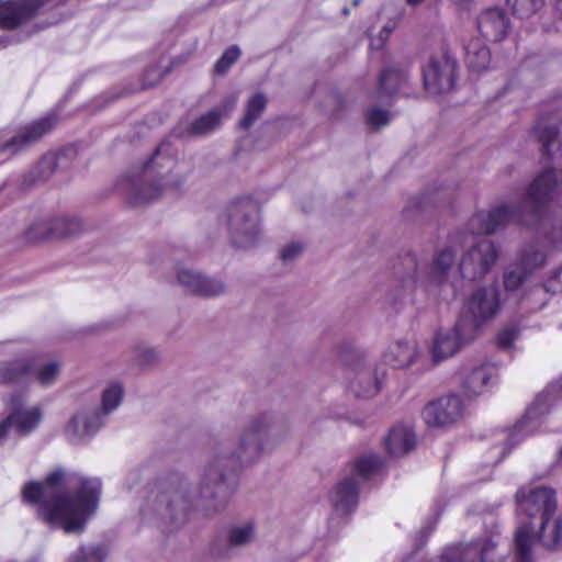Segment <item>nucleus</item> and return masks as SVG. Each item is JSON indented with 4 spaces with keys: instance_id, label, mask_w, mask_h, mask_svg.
Returning <instances> with one entry per match:
<instances>
[{
    "instance_id": "nucleus-13",
    "label": "nucleus",
    "mask_w": 562,
    "mask_h": 562,
    "mask_svg": "<svg viewBox=\"0 0 562 562\" xmlns=\"http://www.w3.org/2000/svg\"><path fill=\"white\" fill-rule=\"evenodd\" d=\"M462 413V400L451 394L428 403L422 411V417L430 427H443L458 422Z\"/></svg>"
},
{
    "instance_id": "nucleus-31",
    "label": "nucleus",
    "mask_w": 562,
    "mask_h": 562,
    "mask_svg": "<svg viewBox=\"0 0 562 562\" xmlns=\"http://www.w3.org/2000/svg\"><path fill=\"white\" fill-rule=\"evenodd\" d=\"M454 261V252L450 248L442 249L435 258L430 269V280L441 284Z\"/></svg>"
},
{
    "instance_id": "nucleus-40",
    "label": "nucleus",
    "mask_w": 562,
    "mask_h": 562,
    "mask_svg": "<svg viewBox=\"0 0 562 562\" xmlns=\"http://www.w3.org/2000/svg\"><path fill=\"white\" fill-rule=\"evenodd\" d=\"M104 551L101 547H80L70 558V562H102Z\"/></svg>"
},
{
    "instance_id": "nucleus-44",
    "label": "nucleus",
    "mask_w": 562,
    "mask_h": 562,
    "mask_svg": "<svg viewBox=\"0 0 562 562\" xmlns=\"http://www.w3.org/2000/svg\"><path fill=\"white\" fill-rule=\"evenodd\" d=\"M367 123L368 125L379 128L381 126H384L389 124L390 122V115L389 111L380 109V108H372L368 110L366 114Z\"/></svg>"
},
{
    "instance_id": "nucleus-37",
    "label": "nucleus",
    "mask_w": 562,
    "mask_h": 562,
    "mask_svg": "<svg viewBox=\"0 0 562 562\" xmlns=\"http://www.w3.org/2000/svg\"><path fill=\"white\" fill-rule=\"evenodd\" d=\"M508 2L512 4L513 13L520 19L530 18L544 5V0H508Z\"/></svg>"
},
{
    "instance_id": "nucleus-36",
    "label": "nucleus",
    "mask_w": 562,
    "mask_h": 562,
    "mask_svg": "<svg viewBox=\"0 0 562 562\" xmlns=\"http://www.w3.org/2000/svg\"><path fill=\"white\" fill-rule=\"evenodd\" d=\"M240 54L241 52L237 45L227 47L214 64L213 74L215 76L225 75L229 68L239 59Z\"/></svg>"
},
{
    "instance_id": "nucleus-15",
    "label": "nucleus",
    "mask_w": 562,
    "mask_h": 562,
    "mask_svg": "<svg viewBox=\"0 0 562 562\" xmlns=\"http://www.w3.org/2000/svg\"><path fill=\"white\" fill-rule=\"evenodd\" d=\"M510 29L507 13L501 8H488L477 18V30L490 42L503 41Z\"/></svg>"
},
{
    "instance_id": "nucleus-52",
    "label": "nucleus",
    "mask_w": 562,
    "mask_h": 562,
    "mask_svg": "<svg viewBox=\"0 0 562 562\" xmlns=\"http://www.w3.org/2000/svg\"><path fill=\"white\" fill-rule=\"evenodd\" d=\"M225 482V475L224 473H220L217 481L215 482L216 485H221Z\"/></svg>"
},
{
    "instance_id": "nucleus-41",
    "label": "nucleus",
    "mask_w": 562,
    "mask_h": 562,
    "mask_svg": "<svg viewBox=\"0 0 562 562\" xmlns=\"http://www.w3.org/2000/svg\"><path fill=\"white\" fill-rule=\"evenodd\" d=\"M360 384H361V381H359V382L352 381L350 383V389H351L352 393L355 394L356 397H359V398H370V397L374 396L375 394H378V392L381 390V381L378 378H375V380L373 382L367 381L366 385L363 387L360 386Z\"/></svg>"
},
{
    "instance_id": "nucleus-21",
    "label": "nucleus",
    "mask_w": 562,
    "mask_h": 562,
    "mask_svg": "<svg viewBox=\"0 0 562 562\" xmlns=\"http://www.w3.org/2000/svg\"><path fill=\"white\" fill-rule=\"evenodd\" d=\"M43 418L41 407L34 406L27 409L16 408L8 415L14 431L19 436H27L38 427Z\"/></svg>"
},
{
    "instance_id": "nucleus-55",
    "label": "nucleus",
    "mask_w": 562,
    "mask_h": 562,
    "mask_svg": "<svg viewBox=\"0 0 562 562\" xmlns=\"http://www.w3.org/2000/svg\"><path fill=\"white\" fill-rule=\"evenodd\" d=\"M555 278L557 279L562 278V267L555 272Z\"/></svg>"
},
{
    "instance_id": "nucleus-57",
    "label": "nucleus",
    "mask_w": 562,
    "mask_h": 562,
    "mask_svg": "<svg viewBox=\"0 0 562 562\" xmlns=\"http://www.w3.org/2000/svg\"><path fill=\"white\" fill-rule=\"evenodd\" d=\"M212 470H213V467L211 465V467L209 468V470H207V474H206V475H210V474H211V472H212Z\"/></svg>"
},
{
    "instance_id": "nucleus-46",
    "label": "nucleus",
    "mask_w": 562,
    "mask_h": 562,
    "mask_svg": "<svg viewBox=\"0 0 562 562\" xmlns=\"http://www.w3.org/2000/svg\"><path fill=\"white\" fill-rule=\"evenodd\" d=\"M303 251V245L300 243H291L281 250V259L288 261L294 259Z\"/></svg>"
},
{
    "instance_id": "nucleus-61",
    "label": "nucleus",
    "mask_w": 562,
    "mask_h": 562,
    "mask_svg": "<svg viewBox=\"0 0 562 562\" xmlns=\"http://www.w3.org/2000/svg\"><path fill=\"white\" fill-rule=\"evenodd\" d=\"M349 10L348 9H344V14H348Z\"/></svg>"
},
{
    "instance_id": "nucleus-20",
    "label": "nucleus",
    "mask_w": 562,
    "mask_h": 562,
    "mask_svg": "<svg viewBox=\"0 0 562 562\" xmlns=\"http://www.w3.org/2000/svg\"><path fill=\"white\" fill-rule=\"evenodd\" d=\"M540 527L520 521L515 532V562H532V546L536 540L540 542Z\"/></svg>"
},
{
    "instance_id": "nucleus-25",
    "label": "nucleus",
    "mask_w": 562,
    "mask_h": 562,
    "mask_svg": "<svg viewBox=\"0 0 562 562\" xmlns=\"http://www.w3.org/2000/svg\"><path fill=\"white\" fill-rule=\"evenodd\" d=\"M464 60L473 71L480 72L490 64L491 52L486 44L479 37L470 40L464 45Z\"/></svg>"
},
{
    "instance_id": "nucleus-6",
    "label": "nucleus",
    "mask_w": 562,
    "mask_h": 562,
    "mask_svg": "<svg viewBox=\"0 0 562 562\" xmlns=\"http://www.w3.org/2000/svg\"><path fill=\"white\" fill-rule=\"evenodd\" d=\"M499 540L498 526L492 524L482 537L472 540L465 548H448L437 562H503L504 555L498 550Z\"/></svg>"
},
{
    "instance_id": "nucleus-54",
    "label": "nucleus",
    "mask_w": 562,
    "mask_h": 562,
    "mask_svg": "<svg viewBox=\"0 0 562 562\" xmlns=\"http://www.w3.org/2000/svg\"><path fill=\"white\" fill-rule=\"evenodd\" d=\"M390 33H391V30H390V29L384 27V29L382 30V32H381V35H383V34H384L385 38H387V37H389V35H390Z\"/></svg>"
},
{
    "instance_id": "nucleus-56",
    "label": "nucleus",
    "mask_w": 562,
    "mask_h": 562,
    "mask_svg": "<svg viewBox=\"0 0 562 562\" xmlns=\"http://www.w3.org/2000/svg\"><path fill=\"white\" fill-rule=\"evenodd\" d=\"M531 414H532V408H529V409L526 412L525 417H529Z\"/></svg>"
},
{
    "instance_id": "nucleus-26",
    "label": "nucleus",
    "mask_w": 562,
    "mask_h": 562,
    "mask_svg": "<svg viewBox=\"0 0 562 562\" xmlns=\"http://www.w3.org/2000/svg\"><path fill=\"white\" fill-rule=\"evenodd\" d=\"M417 356V349L414 344L407 341H396L392 344L389 350L383 355V361L394 369H402L409 366Z\"/></svg>"
},
{
    "instance_id": "nucleus-28",
    "label": "nucleus",
    "mask_w": 562,
    "mask_h": 562,
    "mask_svg": "<svg viewBox=\"0 0 562 562\" xmlns=\"http://www.w3.org/2000/svg\"><path fill=\"white\" fill-rule=\"evenodd\" d=\"M384 467V460L378 454H364L357 458L351 463V471L361 479H369L379 473Z\"/></svg>"
},
{
    "instance_id": "nucleus-8",
    "label": "nucleus",
    "mask_w": 562,
    "mask_h": 562,
    "mask_svg": "<svg viewBox=\"0 0 562 562\" xmlns=\"http://www.w3.org/2000/svg\"><path fill=\"white\" fill-rule=\"evenodd\" d=\"M81 231L82 223L76 217L42 218L32 223L25 229L23 239L25 244L33 245L71 237Z\"/></svg>"
},
{
    "instance_id": "nucleus-30",
    "label": "nucleus",
    "mask_w": 562,
    "mask_h": 562,
    "mask_svg": "<svg viewBox=\"0 0 562 562\" xmlns=\"http://www.w3.org/2000/svg\"><path fill=\"white\" fill-rule=\"evenodd\" d=\"M266 108V95L261 92L254 94L247 102L245 114L239 121V127L248 130L261 116Z\"/></svg>"
},
{
    "instance_id": "nucleus-14",
    "label": "nucleus",
    "mask_w": 562,
    "mask_h": 562,
    "mask_svg": "<svg viewBox=\"0 0 562 562\" xmlns=\"http://www.w3.org/2000/svg\"><path fill=\"white\" fill-rule=\"evenodd\" d=\"M467 317H459L453 328L447 333L438 331L431 348L434 363L453 356L464 344L474 338L467 337Z\"/></svg>"
},
{
    "instance_id": "nucleus-7",
    "label": "nucleus",
    "mask_w": 562,
    "mask_h": 562,
    "mask_svg": "<svg viewBox=\"0 0 562 562\" xmlns=\"http://www.w3.org/2000/svg\"><path fill=\"white\" fill-rule=\"evenodd\" d=\"M501 308L499 291L496 285L476 289L467 304V337L475 338L482 326L492 319Z\"/></svg>"
},
{
    "instance_id": "nucleus-3",
    "label": "nucleus",
    "mask_w": 562,
    "mask_h": 562,
    "mask_svg": "<svg viewBox=\"0 0 562 562\" xmlns=\"http://www.w3.org/2000/svg\"><path fill=\"white\" fill-rule=\"evenodd\" d=\"M177 158L169 143H161L136 175L120 179L117 189L122 190L131 206H140L160 198L165 192H179L182 181L173 179L171 172Z\"/></svg>"
},
{
    "instance_id": "nucleus-17",
    "label": "nucleus",
    "mask_w": 562,
    "mask_h": 562,
    "mask_svg": "<svg viewBox=\"0 0 562 562\" xmlns=\"http://www.w3.org/2000/svg\"><path fill=\"white\" fill-rule=\"evenodd\" d=\"M177 278L180 284L196 295L215 296L224 291V284L221 281L191 270H180Z\"/></svg>"
},
{
    "instance_id": "nucleus-38",
    "label": "nucleus",
    "mask_w": 562,
    "mask_h": 562,
    "mask_svg": "<svg viewBox=\"0 0 562 562\" xmlns=\"http://www.w3.org/2000/svg\"><path fill=\"white\" fill-rule=\"evenodd\" d=\"M98 415L83 416L81 414L75 415L67 426V431L76 436H89L92 432V420H97Z\"/></svg>"
},
{
    "instance_id": "nucleus-60",
    "label": "nucleus",
    "mask_w": 562,
    "mask_h": 562,
    "mask_svg": "<svg viewBox=\"0 0 562 562\" xmlns=\"http://www.w3.org/2000/svg\"><path fill=\"white\" fill-rule=\"evenodd\" d=\"M546 304H547L546 302L541 303L539 308H542L543 306H546Z\"/></svg>"
},
{
    "instance_id": "nucleus-22",
    "label": "nucleus",
    "mask_w": 562,
    "mask_h": 562,
    "mask_svg": "<svg viewBox=\"0 0 562 562\" xmlns=\"http://www.w3.org/2000/svg\"><path fill=\"white\" fill-rule=\"evenodd\" d=\"M407 82V70L389 67L381 71L378 85V99L392 98Z\"/></svg>"
},
{
    "instance_id": "nucleus-58",
    "label": "nucleus",
    "mask_w": 562,
    "mask_h": 562,
    "mask_svg": "<svg viewBox=\"0 0 562 562\" xmlns=\"http://www.w3.org/2000/svg\"><path fill=\"white\" fill-rule=\"evenodd\" d=\"M360 0H353V5H358Z\"/></svg>"
},
{
    "instance_id": "nucleus-24",
    "label": "nucleus",
    "mask_w": 562,
    "mask_h": 562,
    "mask_svg": "<svg viewBox=\"0 0 562 562\" xmlns=\"http://www.w3.org/2000/svg\"><path fill=\"white\" fill-rule=\"evenodd\" d=\"M533 133L537 140L541 144V154L546 159H552L553 150L560 149V126L558 123L546 124L543 119H540L533 126Z\"/></svg>"
},
{
    "instance_id": "nucleus-35",
    "label": "nucleus",
    "mask_w": 562,
    "mask_h": 562,
    "mask_svg": "<svg viewBox=\"0 0 562 562\" xmlns=\"http://www.w3.org/2000/svg\"><path fill=\"white\" fill-rule=\"evenodd\" d=\"M519 336L520 326L518 324L506 325L497 331L495 336V345L501 350L513 349Z\"/></svg>"
},
{
    "instance_id": "nucleus-19",
    "label": "nucleus",
    "mask_w": 562,
    "mask_h": 562,
    "mask_svg": "<svg viewBox=\"0 0 562 562\" xmlns=\"http://www.w3.org/2000/svg\"><path fill=\"white\" fill-rule=\"evenodd\" d=\"M384 445L390 456L402 457L415 448V434L409 427L403 425L394 426L389 431Z\"/></svg>"
},
{
    "instance_id": "nucleus-9",
    "label": "nucleus",
    "mask_w": 562,
    "mask_h": 562,
    "mask_svg": "<svg viewBox=\"0 0 562 562\" xmlns=\"http://www.w3.org/2000/svg\"><path fill=\"white\" fill-rule=\"evenodd\" d=\"M458 64L447 52L431 56L423 68V81L431 94L447 93L453 89L457 80Z\"/></svg>"
},
{
    "instance_id": "nucleus-23",
    "label": "nucleus",
    "mask_w": 562,
    "mask_h": 562,
    "mask_svg": "<svg viewBox=\"0 0 562 562\" xmlns=\"http://www.w3.org/2000/svg\"><path fill=\"white\" fill-rule=\"evenodd\" d=\"M33 363L27 359L4 362L0 366V384H23L33 373Z\"/></svg>"
},
{
    "instance_id": "nucleus-47",
    "label": "nucleus",
    "mask_w": 562,
    "mask_h": 562,
    "mask_svg": "<svg viewBox=\"0 0 562 562\" xmlns=\"http://www.w3.org/2000/svg\"><path fill=\"white\" fill-rule=\"evenodd\" d=\"M169 69L165 70V71H160L158 68H150L146 71V76L147 75H154V80H147L145 79L143 81V85H142V90H145V89H148V88H151L154 87L156 83H158L160 81V79L168 72Z\"/></svg>"
},
{
    "instance_id": "nucleus-50",
    "label": "nucleus",
    "mask_w": 562,
    "mask_h": 562,
    "mask_svg": "<svg viewBox=\"0 0 562 562\" xmlns=\"http://www.w3.org/2000/svg\"><path fill=\"white\" fill-rule=\"evenodd\" d=\"M550 292V289L547 284H537L530 289V293L532 295H538L540 293H548Z\"/></svg>"
},
{
    "instance_id": "nucleus-53",
    "label": "nucleus",
    "mask_w": 562,
    "mask_h": 562,
    "mask_svg": "<svg viewBox=\"0 0 562 562\" xmlns=\"http://www.w3.org/2000/svg\"><path fill=\"white\" fill-rule=\"evenodd\" d=\"M408 4L417 5L422 3L424 0H406Z\"/></svg>"
},
{
    "instance_id": "nucleus-45",
    "label": "nucleus",
    "mask_w": 562,
    "mask_h": 562,
    "mask_svg": "<svg viewBox=\"0 0 562 562\" xmlns=\"http://www.w3.org/2000/svg\"><path fill=\"white\" fill-rule=\"evenodd\" d=\"M402 263L404 266H406V271H405V276L403 277V281H405L406 278H408L413 283L416 284L418 282V277H417L418 263H417L416 257L412 254H406L402 258Z\"/></svg>"
},
{
    "instance_id": "nucleus-1",
    "label": "nucleus",
    "mask_w": 562,
    "mask_h": 562,
    "mask_svg": "<svg viewBox=\"0 0 562 562\" xmlns=\"http://www.w3.org/2000/svg\"><path fill=\"white\" fill-rule=\"evenodd\" d=\"M101 482L55 469L43 481H29L21 491L24 504L36 506V519L49 529L81 533L99 505Z\"/></svg>"
},
{
    "instance_id": "nucleus-32",
    "label": "nucleus",
    "mask_w": 562,
    "mask_h": 562,
    "mask_svg": "<svg viewBox=\"0 0 562 562\" xmlns=\"http://www.w3.org/2000/svg\"><path fill=\"white\" fill-rule=\"evenodd\" d=\"M222 113L220 110H211L195 119L189 126L191 135H204L220 125Z\"/></svg>"
},
{
    "instance_id": "nucleus-11",
    "label": "nucleus",
    "mask_w": 562,
    "mask_h": 562,
    "mask_svg": "<svg viewBox=\"0 0 562 562\" xmlns=\"http://www.w3.org/2000/svg\"><path fill=\"white\" fill-rule=\"evenodd\" d=\"M497 258L495 245L491 240H481L462 256L459 271L463 278L482 277L492 269Z\"/></svg>"
},
{
    "instance_id": "nucleus-10",
    "label": "nucleus",
    "mask_w": 562,
    "mask_h": 562,
    "mask_svg": "<svg viewBox=\"0 0 562 562\" xmlns=\"http://www.w3.org/2000/svg\"><path fill=\"white\" fill-rule=\"evenodd\" d=\"M58 116L48 114L21 126L16 134L0 146V154L11 157L25 150L49 134L57 125Z\"/></svg>"
},
{
    "instance_id": "nucleus-39",
    "label": "nucleus",
    "mask_w": 562,
    "mask_h": 562,
    "mask_svg": "<svg viewBox=\"0 0 562 562\" xmlns=\"http://www.w3.org/2000/svg\"><path fill=\"white\" fill-rule=\"evenodd\" d=\"M123 398V387L120 384H112L102 394V411L108 414L115 409Z\"/></svg>"
},
{
    "instance_id": "nucleus-42",
    "label": "nucleus",
    "mask_w": 562,
    "mask_h": 562,
    "mask_svg": "<svg viewBox=\"0 0 562 562\" xmlns=\"http://www.w3.org/2000/svg\"><path fill=\"white\" fill-rule=\"evenodd\" d=\"M254 536V525L247 524L244 527L232 528L228 533V541L233 546L246 543Z\"/></svg>"
},
{
    "instance_id": "nucleus-33",
    "label": "nucleus",
    "mask_w": 562,
    "mask_h": 562,
    "mask_svg": "<svg viewBox=\"0 0 562 562\" xmlns=\"http://www.w3.org/2000/svg\"><path fill=\"white\" fill-rule=\"evenodd\" d=\"M546 261L547 257L544 252L536 249H526L520 254L515 263L524 269V271H528V274L531 276L533 271L542 267Z\"/></svg>"
},
{
    "instance_id": "nucleus-5",
    "label": "nucleus",
    "mask_w": 562,
    "mask_h": 562,
    "mask_svg": "<svg viewBox=\"0 0 562 562\" xmlns=\"http://www.w3.org/2000/svg\"><path fill=\"white\" fill-rule=\"evenodd\" d=\"M227 225L234 247L247 249L259 238V205L251 196L234 200L227 207Z\"/></svg>"
},
{
    "instance_id": "nucleus-18",
    "label": "nucleus",
    "mask_w": 562,
    "mask_h": 562,
    "mask_svg": "<svg viewBox=\"0 0 562 562\" xmlns=\"http://www.w3.org/2000/svg\"><path fill=\"white\" fill-rule=\"evenodd\" d=\"M358 499L359 486L353 477H346L340 481L330 494L334 509L342 515L353 512L358 505Z\"/></svg>"
},
{
    "instance_id": "nucleus-4",
    "label": "nucleus",
    "mask_w": 562,
    "mask_h": 562,
    "mask_svg": "<svg viewBox=\"0 0 562 562\" xmlns=\"http://www.w3.org/2000/svg\"><path fill=\"white\" fill-rule=\"evenodd\" d=\"M517 514L526 518V524L540 527V543L555 550L562 547V518L555 517V492L551 488L539 486L532 488H519L515 495Z\"/></svg>"
},
{
    "instance_id": "nucleus-51",
    "label": "nucleus",
    "mask_w": 562,
    "mask_h": 562,
    "mask_svg": "<svg viewBox=\"0 0 562 562\" xmlns=\"http://www.w3.org/2000/svg\"><path fill=\"white\" fill-rule=\"evenodd\" d=\"M555 9L557 11L559 12V14L561 15L562 18V0H557L555 2Z\"/></svg>"
},
{
    "instance_id": "nucleus-27",
    "label": "nucleus",
    "mask_w": 562,
    "mask_h": 562,
    "mask_svg": "<svg viewBox=\"0 0 562 562\" xmlns=\"http://www.w3.org/2000/svg\"><path fill=\"white\" fill-rule=\"evenodd\" d=\"M267 416L262 415L251 424L250 428L247 429L240 440V449L245 452L249 447H254L256 456H260L262 452L261 435L267 427Z\"/></svg>"
},
{
    "instance_id": "nucleus-48",
    "label": "nucleus",
    "mask_w": 562,
    "mask_h": 562,
    "mask_svg": "<svg viewBox=\"0 0 562 562\" xmlns=\"http://www.w3.org/2000/svg\"><path fill=\"white\" fill-rule=\"evenodd\" d=\"M139 362L140 364H149L154 361L156 358V353L153 349H146L143 351V353L139 356Z\"/></svg>"
},
{
    "instance_id": "nucleus-2",
    "label": "nucleus",
    "mask_w": 562,
    "mask_h": 562,
    "mask_svg": "<svg viewBox=\"0 0 562 562\" xmlns=\"http://www.w3.org/2000/svg\"><path fill=\"white\" fill-rule=\"evenodd\" d=\"M560 172L553 168L546 169L530 183L527 201L522 207L513 209L499 205L487 213L480 211L471 220L476 234L490 235L505 227L514 217L520 225H531L539 222L552 200L559 186Z\"/></svg>"
},
{
    "instance_id": "nucleus-59",
    "label": "nucleus",
    "mask_w": 562,
    "mask_h": 562,
    "mask_svg": "<svg viewBox=\"0 0 562 562\" xmlns=\"http://www.w3.org/2000/svg\"><path fill=\"white\" fill-rule=\"evenodd\" d=\"M559 457L562 458V447L559 450Z\"/></svg>"
},
{
    "instance_id": "nucleus-12",
    "label": "nucleus",
    "mask_w": 562,
    "mask_h": 562,
    "mask_svg": "<svg viewBox=\"0 0 562 562\" xmlns=\"http://www.w3.org/2000/svg\"><path fill=\"white\" fill-rule=\"evenodd\" d=\"M52 0H1L0 27L13 31L35 18Z\"/></svg>"
},
{
    "instance_id": "nucleus-34",
    "label": "nucleus",
    "mask_w": 562,
    "mask_h": 562,
    "mask_svg": "<svg viewBox=\"0 0 562 562\" xmlns=\"http://www.w3.org/2000/svg\"><path fill=\"white\" fill-rule=\"evenodd\" d=\"M529 278L528 271H524V269L515 263L503 273L504 289L507 292H515L519 290Z\"/></svg>"
},
{
    "instance_id": "nucleus-49",
    "label": "nucleus",
    "mask_w": 562,
    "mask_h": 562,
    "mask_svg": "<svg viewBox=\"0 0 562 562\" xmlns=\"http://www.w3.org/2000/svg\"><path fill=\"white\" fill-rule=\"evenodd\" d=\"M13 428L11 420H8V416L0 422V441L4 439L8 431Z\"/></svg>"
},
{
    "instance_id": "nucleus-16",
    "label": "nucleus",
    "mask_w": 562,
    "mask_h": 562,
    "mask_svg": "<svg viewBox=\"0 0 562 562\" xmlns=\"http://www.w3.org/2000/svg\"><path fill=\"white\" fill-rule=\"evenodd\" d=\"M496 375V368L488 363L474 366L461 373V390L467 397H476L488 390Z\"/></svg>"
},
{
    "instance_id": "nucleus-43",
    "label": "nucleus",
    "mask_w": 562,
    "mask_h": 562,
    "mask_svg": "<svg viewBox=\"0 0 562 562\" xmlns=\"http://www.w3.org/2000/svg\"><path fill=\"white\" fill-rule=\"evenodd\" d=\"M59 374V364L57 362H49L42 366L37 373L36 379L43 385L52 384Z\"/></svg>"
},
{
    "instance_id": "nucleus-29",
    "label": "nucleus",
    "mask_w": 562,
    "mask_h": 562,
    "mask_svg": "<svg viewBox=\"0 0 562 562\" xmlns=\"http://www.w3.org/2000/svg\"><path fill=\"white\" fill-rule=\"evenodd\" d=\"M58 157L55 154H47L37 162L34 169L25 178L27 184H35L40 181H46L56 170Z\"/></svg>"
}]
</instances>
